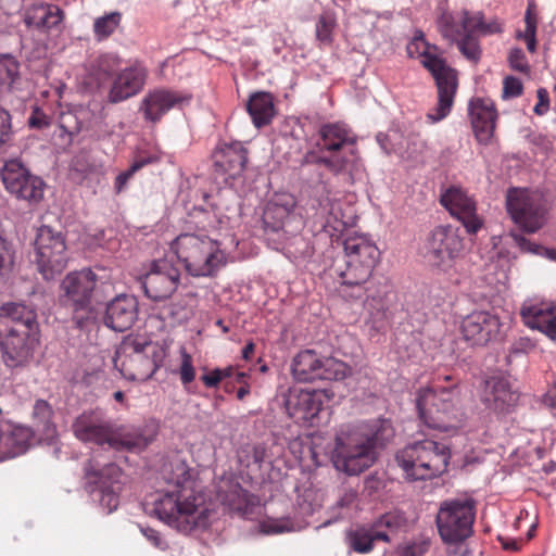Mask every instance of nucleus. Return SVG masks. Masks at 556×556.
I'll return each mask as SVG.
<instances>
[{
    "mask_svg": "<svg viewBox=\"0 0 556 556\" xmlns=\"http://www.w3.org/2000/svg\"><path fill=\"white\" fill-rule=\"evenodd\" d=\"M167 478L169 488L157 492L153 501L155 516L177 531L189 534L208 528L216 511L205 502V495L197 490L190 468L185 462L170 464Z\"/></svg>",
    "mask_w": 556,
    "mask_h": 556,
    "instance_id": "1",
    "label": "nucleus"
},
{
    "mask_svg": "<svg viewBox=\"0 0 556 556\" xmlns=\"http://www.w3.org/2000/svg\"><path fill=\"white\" fill-rule=\"evenodd\" d=\"M394 437V429L388 419L341 429L334 440L331 463L334 469L346 476H358L377 460L376 448L383 446Z\"/></svg>",
    "mask_w": 556,
    "mask_h": 556,
    "instance_id": "2",
    "label": "nucleus"
},
{
    "mask_svg": "<svg viewBox=\"0 0 556 556\" xmlns=\"http://www.w3.org/2000/svg\"><path fill=\"white\" fill-rule=\"evenodd\" d=\"M450 458L451 450L445 443L429 439L407 444L395 455L405 480L410 482L441 476L446 471Z\"/></svg>",
    "mask_w": 556,
    "mask_h": 556,
    "instance_id": "3",
    "label": "nucleus"
},
{
    "mask_svg": "<svg viewBox=\"0 0 556 556\" xmlns=\"http://www.w3.org/2000/svg\"><path fill=\"white\" fill-rule=\"evenodd\" d=\"M409 58L421 56V64L430 72L438 89V103L427 114L433 124L444 119L452 111L458 88L457 72L446 64L445 60L427 52V43L422 34L415 36L406 47Z\"/></svg>",
    "mask_w": 556,
    "mask_h": 556,
    "instance_id": "4",
    "label": "nucleus"
},
{
    "mask_svg": "<svg viewBox=\"0 0 556 556\" xmlns=\"http://www.w3.org/2000/svg\"><path fill=\"white\" fill-rule=\"evenodd\" d=\"M416 407L420 420L427 427L440 431H448L457 427L464 417L459 390L455 384L433 386L419 390Z\"/></svg>",
    "mask_w": 556,
    "mask_h": 556,
    "instance_id": "5",
    "label": "nucleus"
},
{
    "mask_svg": "<svg viewBox=\"0 0 556 556\" xmlns=\"http://www.w3.org/2000/svg\"><path fill=\"white\" fill-rule=\"evenodd\" d=\"M301 217L295 213V200L291 194H277L270 199L262 215V226L267 244L276 251L292 244L305 243L294 232L301 227Z\"/></svg>",
    "mask_w": 556,
    "mask_h": 556,
    "instance_id": "6",
    "label": "nucleus"
},
{
    "mask_svg": "<svg viewBox=\"0 0 556 556\" xmlns=\"http://www.w3.org/2000/svg\"><path fill=\"white\" fill-rule=\"evenodd\" d=\"M98 276L90 268L68 273L61 281L58 304L71 313L75 325L83 329L96 319L92 299Z\"/></svg>",
    "mask_w": 556,
    "mask_h": 556,
    "instance_id": "7",
    "label": "nucleus"
},
{
    "mask_svg": "<svg viewBox=\"0 0 556 556\" xmlns=\"http://www.w3.org/2000/svg\"><path fill=\"white\" fill-rule=\"evenodd\" d=\"M177 260L194 277L214 275L226 263L217 241L207 236L182 233L172 243Z\"/></svg>",
    "mask_w": 556,
    "mask_h": 556,
    "instance_id": "8",
    "label": "nucleus"
},
{
    "mask_svg": "<svg viewBox=\"0 0 556 556\" xmlns=\"http://www.w3.org/2000/svg\"><path fill=\"white\" fill-rule=\"evenodd\" d=\"M164 352L143 338H126L114 357V367L130 381H147L161 367Z\"/></svg>",
    "mask_w": 556,
    "mask_h": 556,
    "instance_id": "9",
    "label": "nucleus"
},
{
    "mask_svg": "<svg viewBox=\"0 0 556 556\" xmlns=\"http://www.w3.org/2000/svg\"><path fill=\"white\" fill-rule=\"evenodd\" d=\"M85 489L98 502L105 514H111L119 505L123 490V472L114 463L102 465L96 457L84 465Z\"/></svg>",
    "mask_w": 556,
    "mask_h": 556,
    "instance_id": "10",
    "label": "nucleus"
},
{
    "mask_svg": "<svg viewBox=\"0 0 556 556\" xmlns=\"http://www.w3.org/2000/svg\"><path fill=\"white\" fill-rule=\"evenodd\" d=\"M476 501L471 497L445 500L435 517L439 535L443 543L458 545L473 533Z\"/></svg>",
    "mask_w": 556,
    "mask_h": 556,
    "instance_id": "11",
    "label": "nucleus"
},
{
    "mask_svg": "<svg viewBox=\"0 0 556 556\" xmlns=\"http://www.w3.org/2000/svg\"><path fill=\"white\" fill-rule=\"evenodd\" d=\"M505 202L513 223L526 233H535L547 222L546 202L538 191L509 188Z\"/></svg>",
    "mask_w": 556,
    "mask_h": 556,
    "instance_id": "12",
    "label": "nucleus"
},
{
    "mask_svg": "<svg viewBox=\"0 0 556 556\" xmlns=\"http://www.w3.org/2000/svg\"><path fill=\"white\" fill-rule=\"evenodd\" d=\"M291 374L295 381L302 383L317 380L342 381L351 376L352 368L336 357L324 356L306 349L293 357Z\"/></svg>",
    "mask_w": 556,
    "mask_h": 556,
    "instance_id": "13",
    "label": "nucleus"
},
{
    "mask_svg": "<svg viewBox=\"0 0 556 556\" xmlns=\"http://www.w3.org/2000/svg\"><path fill=\"white\" fill-rule=\"evenodd\" d=\"M65 237L60 230L42 225L34 242V262L45 280H52L67 265Z\"/></svg>",
    "mask_w": 556,
    "mask_h": 556,
    "instance_id": "14",
    "label": "nucleus"
},
{
    "mask_svg": "<svg viewBox=\"0 0 556 556\" xmlns=\"http://www.w3.org/2000/svg\"><path fill=\"white\" fill-rule=\"evenodd\" d=\"M5 190L15 199L36 205L43 199L46 182L18 159L4 162L0 170Z\"/></svg>",
    "mask_w": 556,
    "mask_h": 556,
    "instance_id": "15",
    "label": "nucleus"
},
{
    "mask_svg": "<svg viewBox=\"0 0 556 556\" xmlns=\"http://www.w3.org/2000/svg\"><path fill=\"white\" fill-rule=\"evenodd\" d=\"M325 395L320 390L289 388L277 395V402L288 416L296 422L315 426L324 406Z\"/></svg>",
    "mask_w": 556,
    "mask_h": 556,
    "instance_id": "16",
    "label": "nucleus"
},
{
    "mask_svg": "<svg viewBox=\"0 0 556 556\" xmlns=\"http://www.w3.org/2000/svg\"><path fill=\"white\" fill-rule=\"evenodd\" d=\"M141 288L147 298L154 302L169 299L177 290L180 271L167 257L154 260L149 270L140 277Z\"/></svg>",
    "mask_w": 556,
    "mask_h": 556,
    "instance_id": "17",
    "label": "nucleus"
},
{
    "mask_svg": "<svg viewBox=\"0 0 556 556\" xmlns=\"http://www.w3.org/2000/svg\"><path fill=\"white\" fill-rule=\"evenodd\" d=\"M355 144L356 136L343 123H329L319 128V139L316 143L319 152L338 154L353 161L350 168L345 172L350 175L357 173L361 167Z\"/></svg>",
    "mask_w": 556,
    "mask_h": 556,
    "instance_id": "18",
    "label": "nucleus"
},
{
    "mask_svg": "<svg viewBox=\"0 0 556 556\" xmlns=\"http://www.w3.org/2000/svg\"><path fill=\"white\" fill-rule=\"evenodd\" d=\"M425 257L432 266L446 270L463 250V239L452 226L435 227L429 235Z\"/></svg>",
    "mask_w": 556,
    "mask_h": 556,
    "instance_id": "19",
    "label": "nucleus"
},
{
    "mask_svg": "<svg viewBox=\"0 0 556 556\" xmlns=\"http://www.w3.org/2000/svg\"><path fill=\"white\" fill-rule=\"evenodd\" d=\"M502 323L494 307L473 309L463 317L460 333L471 346H485L501 337Z\"/></svg>",
    "mask_w": 556,
    "mask_h": 556,
    "instance_id": "20",
    "label": "nucleus"
},
{
    "mask_svg": "<svg viewBox=\"0 0 556 556\" xmlns=\"http://www.w3.org/2000/svg\"><path fill=\"white\" fill-rule=\"evenodd\" d=\"M339 294L348 301H362L364 308L374 323L384 320L388 303L387 290L379 287L375 279L367 281L341 280Z\"/></svg>",
    "mask_w": 556,
    "mask_h": 556,
    "instance_id": "21",
    "label": "nucleus"
},
{
    "mask_svg": "<svg viewBox=\"0 0 556 556\" xmlns=\"http://www.w3.org/2000/svg\"><path fill=\"white\" fill-rule=\"evenodd\" d=\"M40 333L0 329V351L4 365L9 368L26 366L34 357Z\"/></svg>",
    "mask_w": 556,
    "mask_h": 556,
    "instance_id": "22",
    "label": "nucleus"
},
{
    "mask_svg": "<svg viewBox=\"0 0 556 556\" xmlns=\"http://www.w3.org/2000/svg\"><path fill=\"white\" fill-rule=\"evenodd\" d=\"M475 31L477 35H491L502 33V25L497 20L484 22L483 14L477 12L471 14L467 10L452 14L444 12L438 18V27L442 36H451L456 38L459 35V27Z\"/></svg>",
    "mask_w": 556,
    "mask_h": 556,
    "instance_id": "23",
    "label": "nucleus"
},
{
    "mask_svg": "<svg viewBox=\"0 0 556 556\" xmlns=\"http://www.w3.org/2000/svg\"><path fill=\"white\" fill-rule=\"evenodd\" d=\"M114 422L101 412L86 410L78 415L72 424L75 438L85 443L110 445Z\"/></svg>",
    "mask_w": 556,
    "mask_h": 556,
    "instance_id": "24",
    "label": "nucleus"
},
{
    "mask_svg": "<svg viewBox=\"0 0 556 556\" xmlns=\"http://www.w3.org/2000/svg\"><path fill=\"white\" fill-rule=\"evenodd\" d=\"M191 97L166 88H157L149 91L141 100L139 111L147 122L156 124L172 109H180L189 103Z\"/></svg>",
    "mask_w": 556,
    "mask_h": 556,
    "instance_id": "25",
    "label": "nucleus"
},
{
    "mask_svg": "<svg viewBox=\"0 0 556 556\" xmlns=\"http://www.w3.org/2000/svg\"><path fill=\"white\" fill-rule=\"evenodd\" d=\"M139 316V302L134 294L121 293L106 303L103 325L116 332L129 330Z\"/></svg>",
    "mask_w": 556,
    "mask_h": 556,
    "instance_id": "26",
    "label": "nucleus"
},
{
    "mask_svg": "<svg viewBox=\"0 0 556 556\" xmlns=\"http://www.w3.org/2000/svg\"><path fill=\"white\" fill-rule=\"evenodd\" d=\"M441 204L455 216L470 235L477 233L482 220L476 213V203L460 188H448L440 199Z\"/></svg>",
    "mask_w": 556,
    "mask_h": 556,
    "instance_id": "27",
    "label": "nucleus"
},
{
    "mask_svg": "<svg viewBox=\"0 0 556 556\" xmlns=\"http://www.w3.org/2000/svg\"><path fill=\"white\" fill-rule=\"evenodd\" d=\"M525 325L539 330L548 339L556 340V302L528 300L520 308Z\"/></svg>",
    "mask_w": 556,
    "mask_h": 556,
    "instance_id": "28",
    "label": "nucleus"
},
{
    "mask_svg": "<svg viewBox=\"0 0 556 556\" xmlns=\"http://www.w3.org/2000/svg\"><path fill=\"white\" fill-rule=\"evenodd\" d=\"M468 113L477 141L489 144L493 138L497 112L489 99L475 98L469 101Z\"/></svg>",
    "mask_w": 556,
    "mask_h": 556,
    "instance_id": "29",
    "label": "nucleus"
},
{
    "mask_svg": "<svg viewBox=\"0 0 556 556\" xmlns=\"http://www.w3.org/2000/svg\"><path fill=\"white\" fill-rule=\"evenodd\" d=\"M0 329L40 333L36 308L21 302L4 303L0 307Z\"/></svg>",
    "mask_w": 556,
    "mask_h": 556,
    "instance_id": "30",
    "label": "nucleus"
},
{
    "mask_svg": "<svg viewBox=\"0 0 556 556\" xmlns=\"http://www.w3.org/2000/svg\"><path fill=\"white\" fill-rule=\"evenodd\" d=\"M34 438L31 428L3 421L0 424V463L27 452Z\"/></svg>",
    "mask_w": 556,
    "mask_h": 556,
    "instance_id": "31",
    "label": "nucleus"
},
{
    "mask_svg": "<svg viewBox=\"0 0 556 556\" xmlns=\"http://www.w3.org/2000/svg\"><path fill=\"white\" fill-rule=\"evenodd\" d=\"M154 439V431L148 427L116 426L109 447L115 451L138 453L143 451Z\"/></svg>",
    "mask_w": 556,
    "mask_h": 556,
    "instance_id": "32",
    "label": "nucleus"
},
{
    "mask_svg": "<svg viewBox=\"0 0 556 556\" xmlns=\"http://www.w3.org/2000/svg\"><path fill=\"white\" fill-rule=\"evenodd\" d=\"M214 167L217 174L226 175L228 178H236L240 175L248 162V152L241 142L235 141L224 143L213 154Z\"/></svg>",
    "mask_w": 556,
    "mask_h": 556,
    "instance_id": "33",
    "label": "nucleus"
},
{
    "mask_svg": "<svg viewBox=\"0 0 556 556\" xmlns=\"http://www.w3.org/2000/svg\"><path fill=\"white\" fill-rule=\"evenodd\" d=\"M517 400V393L511 391L505 378L494 376L485 380L481 401L488 408L497 413L508 412Z\"/></svg>",
    "mask_w": 556,
    "mask_h": 556,
    "instance_id": "34",
    "label": "nucleus"
},
{
    "mask_svg": "<svg viewBox=\"0 0 556 556\" xmlns=\"http://www.w3.org/2000/svg\"><path fill=\"white\" fill-rule=\"evenodd\" d=\"M146 70L131 66L121 71L113 80L108 99L111 103H118L136 96L146 81Z\"/></svg>",
    "mask_w": 556,
    "mask_h": 556,
    "instance_id": "35",
    "label": "nucleus"
},
{
    "mask_svg": "<svg viewBox=\"0 0 556 556\" xmlns=\"http://www.w3.org/2000/svg\"><path fill=\"white\" fill-rule=\"evenodd\" d=\"M217 495L225 507L242 516L253 514L258 502L257 497L244 490L240 483L232 481L219 486Z\"/></svg>",
    "mask_w": 556,
    "mask_h": 556,
    "instance_id": "36",
    "label": "nucleus"
},
{
    "mask_svg": "<svg viewBox=\"0 0 556 556\" xmlns=\"http://www.w3.org/2000/svg\"><path fill=\"white\" fill-rule=\"evenodd\" d=\"M324 153L319 152V150L307 151L300 162L301 173L304 174L309 166H324L332 174L340 175L345 173L353 163V161L345 156H339L338 154L324 155Z\"/></svg>",
    "mask_w": 556,
    "mask_h": 556,
    "instance_id": "37",
    "label": "nucleus"
},
{
    "mask_svg": "<svg viewBox=\"0 0 556 556\" xmlns=\"http://www.w3.org/2000/svg\"><path fill=\"white\" fill-rule=\"evenodd\" d=\"M376 541L390 542V539L382 532L374 531L370 526L356 527L345 533L349 549L358 554L371 552Z\"/></svg>",
    "mask_w": 556,
    "mask_h": 556,
    "instance_id": "38",
    "label": "nucleus"
},
{
    "mask_svg": "<svg viewBox=\"0 0 556 556\" xmlns=\"http://www.w3.org/2000/svg\"><path fill=\"white\" fill-rule=\"evenodd\" d=\"M344 257L376 266L380 252L374 242L365 237H349L343 242Z\"/></svg>",
    "mask_w": 556,
    "mask_h": 556,
    "instance_id": "39",
    "label": "nucleus"
},
{
    "mask_svg": "<svg viewBox=\"0 0 556 556\" xmlns=\"http://www.w3.org/2000/svg\"><path fill=\"white\" fill-rule=\"evenodd\" d=\"M62 21V11L51 4H34L31 8L26 10L24 14V22L28 27H35L37 29H49Z\"/></svg>",
    "mask_w": 556,
    "mask_h": 556,
    "instance_id": "40",
    "label": "nucleus"
},
{
    "mask_svg": "<svg viewBox=\"0 0 556 556\" xmlns=\"http://www.w3.org/2000/svg\"><path fill=\"white\" fill-rule=\"evenodd\" d=\"M247 110L257 128L269 124L275 115L273 98L268 92H257L251 96Z\"/></svg>",
    "mask_w": 556,
    "mask_h": 556,
    "instance_id": "41",
    "label": "nucleus"
},
{
    "mask_svg": "<svg viewBox=\"0 0 556 556\" xmlns=\"http://www.w3.org/2000/svg\"><path fill=\"white\" fill-rule=\"evenodd\" d=\"M21 80V63L9 53L0 55V97L10 93Z\"/></svg>",
    "mask_w": 556,
    "mask_h": 556,
    "instance_id": "42",
    "label": "nucleus"
},
{
    "mask_svg": "<svg viewBox=\"0 0 556 556\" xmlns=\"http://www.w3.org/2000/svg\"><path fill=\"white\" fill-rule=\"evenodd\" d=\"M459 28V35H457L456 38L451 36L443 37L448 39L451 42H455L460 53L468 61L472 63H478L481 59L482 51L479 45L477 34L475 31H470L469 29H464L462 26Z\"/></svg>",
    "mask_w": 556,
    "mask_h": 556,
    "instance_id": "43",
    "label": "nucleus"
},
{
    "mask_svg": "<svg viewBox=\"0 0 556 556\" xmlns=\"http://www.w3.org/2000/svg\"><path fill=\"white\" fill-rule=\"evenodd\" d=\"M54 412L45 400H37L33 407V419L38 429H41L46 438H52L55 433V425L52 421Z\"/></svg>",
    "mask_w": 556,
    "mask_h": 556,
    "instance_id": "44",
    "label": "nucleus"
},
{
    "mask_svg": "<svg viewBox=\"0 0 556 556\" xmlns=\"http://www.w3.org/2000/svg\"><path fill=\"white\" fill-rule=\"evenodd\" d=\"M344 268L338 269V275L341 280L367 281L371 279V274L375 266L344 257Z\"/></svg>",
    "mask_w": 556,
    "mask_h": 556,
    "instance_id": "45",
    "label": "nucleus"
},
{
    "mask_svg": "<svg viewBox=\"0 0 556 556\" xmlns=\"http://www.w3.org/2000/svg\"><path fill=\"white\" fill-rule=\"evenodd\" d=\"M406 517L400 511H389L381 515L370 527L374 531L384 533L390 540L391 535L406 527Z\"/></svg>",
    "mask_w": 556,
    "mask_h": 556,
    "instance_id": "46",
    "label": "nucleus"
},
{
    "mask_svg": "<svg viewBox=\"0 0 556 556\" xmlns=\"http://www.w3.org/2000/svg\"><path fill=\"white\" fill-rule=\"evenodd\" d=\"M160 161V157L155 154L138 155L128 169L119 173L114 182V188L117 193H121L127 186L131 177L141 168L149 164H154Z\"/></svg>",
    "mask_w": 556,
    "mask_h": 556,
    "instance_id": "47",
    "label": "nucleus"
},
{
    "mask_svg": "<svg viewBox=\"0 0 556 556\" xmlns=\"http://www.w3.org/2000/svg\"><path fill=\"white\" fill-rule=\"evenodd\" d=\"M122 14L119 12H111L94 20L93 33L98 40H102L111 36L119 26Z\"/></svg>",
    "mask_w": 556,
    "mask_h": 556,
    "instance_id": "48",
    "label": "nucleus"
},
{
    "mask_svg": "<svg viewBox=\"0 0 556 556\" xmlns=\"http://www.w3.org/2000/svg\"><path fill=\"white\" fill-rule=\"evenodd\" d=\"M468 296L471 302L479 305H490L493 307L496 302L495 288L491 285H484L482 280H476L470 288Z\"/></svg>",
    "mask_w": 556,
    "mask_h": 556,
    "instance_id": "49",
    "label": "nucleus"
},
{
    "mask_svg": "<svg viewBox=\"0 0 556 556\" xmlns=\"http://www.w3.org/2000/svg\"><path fill=\"white\" fill-rule=\"evenodd\" d=\"M336 25L334 16L329 13H324L318 17L315 34L316 39L321 46H330L332 43Z\"/></svg>",
    "mask_w": 556,
    "mask_h": 556,
    "instance_id": "50",
    "label": "nucleus"
},
{
    "mask_svg": "<svg viewBox=\"0 0 556 556\" xmlns=\"http://www.w3.org/2000/svg\"><path fill=\"white\" fill-rule=\"evenodd\" d=\"M94 68L99 79L110 78L117 73L119 68V59L111 53L100 55L96 61Z\"/></svg>",
    "mask_w": 556,
    "mask_h": 556,
    "instance_id": "51",
    "label": "nucleus"
},
{
    "mask_svg": "<svg viewBox=\"0 0 556 556\" xmlns=\"http://www.w3.org/2000/svg\"><path fill=\"white\" fill-rule=\"evenodd\" d=\"M525 34L523 38L527 42V49L530 52H534L536 49V17L532 12V4L528 5V9L526 11L525 15Z\"/></svg>",
    "mask_w": 556,
    "mask_h": 556,
    "instance_id": "52",
    "label": "nucleus"
},
{
    "mask_svg": "<svg viewBox=\"0 0 556 556\" xmlns=\"http://www.w3.org/2000/svg\"><path fill=\"white\" fill-rule=\"evenodd\" d=\"M14 253L11 243L0 236V276H7L13 267Z\"/></svg>",
    "mask_w": 556,
    "mask_h": 556,
    "instance_id": "53",
    "label": "nucleus"
},
{
    "mask_svg": "<svg viewBox=\"0 0 556 556\" xmlns=\"http://www.w3.org/2000/svg\"><path fill=\"white\" fill-rule=\"evenodd\" d=\"M181 364L179 368V376L181 383L187 387L195 378V368L192 364V357L185 349L181 350Z\"/></svg>",
    "mask_w": 556,
    "mask_h": 556,
    "instance_id": "54",
    "label": "nucleus"
},
{
    "mask_svg": "<svg viewBox=\"0 0 556 556\" xmlns=\"http://www.w3.org/2000/svg\"><path fill=\"white\" fill-rule=\"evenodd\" d=\"M53 117L47 114L39 106L33 108V111L28 117V126L33 129L43 130L51 126Z\"/></svg>",
    "mask_w": 556,
    "mask_h": 556,
    "instance_id": "55",
    "label": "nucleus"
},
{
    "mask_svg": "<svg viewBox=\"0 0 556 556\" xmlns=\"http://www.w3.org/2000/svg\"><path fill=\"white\" fill-rule=\"evenodd\" d=\"M13 131L11 124V115L9 111L0 108V149L10 144L12 141Z\"/></svg>",
    "mask_w": 556,
    "mask_h": 556,
    "instance_id": "56",
    "label": "nucleus"
},
{
    "mask_svg": "<svg viewBox=\"0 0 556 556\" xmlns=\"http://www.w3.org/2000/svg\"><path fill=\"white\" fill-rule=\"evenodd\" d=\"M523 86L519 78L515 76H507L503 81V98L510 99L517 98L522 94Z\"/></svg>",
    "mask_w": 556,
    "mask_h": 556,
    "instance_id": "57",
    "label": "nucleus"
},
{
    "mask_svg": "<svg viewBox=\"0 0 556 556\" xmlns=\"http://www.w3.org/2000/svg\"><path fill=\"white\" fill-rule=\"evenodd\" d=\"M536 348V341L529 337H520L516 339L510 348H509V354L510 355H521V354H528L531 351H533Z\"/></svg>",
    "mask_w": 556,
    "mask_h": 556,
    "instance_id": "58",
    "label": "nucleus"
},
{
    "mask_svg": "<svg viewBox=\"0 0 556 556\" xmlns=\"http://www.w3.org/2000/svg\"><path fill=\"white\" fill-rule=\"evenodd\" d=\"M141 534L156 548L165 551L168 547L167 542L162 538L159 531L148 526L138 525Z\"/></svg>",
    "mask_w": 556,
    "mask_h": 556,
    "instance_id": "59",
    "label": "nucleus"
},
{
    "mask_svg": "<svg viewBox=\"0 0 556 556\" xmlns=\"http://www.w3.org/2000/svg\"><path fill=\"white\" fill-rule=\"evenodd\" d=\"M508 62L513 70L518 72H528L529 65L525 52L520 48H514L508 54Z\"/></svg>",
    "mask_w": 556,
    "mask_h": 556,
    "instance_id": "60",
    "label": "nucleus"
},
{
    "mask_svg": "<svg viewBox=\"0 0 556 556\" xmlns=\"http://www.w3.org/2000/svg\"><path fill=\"white\" fill-rule=\"evenodd\" d=\"M428 547L427 542H412L400 548L399 556H422Z\"/></svg>",
    "mask_w": 556,
    "mask_h": 556,
    "instance_id": "61",
    "label": "nucleus"
},
{
    "mask_svg": "<svg viewBox=\"0 0 556 556\" xmlns=\"http://www.w3.org/2000/svg\"><path fill=\"white\" fill-rule=\"evenodd\" d=\"M538 103L533 108V112L536 115H544L549 109V96L545 88H539L536 90Z\"/></svg>",
    "mask_w": 556,
    "mask_h": 556,
    "instance_id": "62",
    "label": "nucleus"
},
{
    "mask_svg": "<svg viewBox=\"0 0 556 556\" xmlns=\"http://www.w3.org/2000/svg\"><path fill=\"white\" fill-rule=\"evenodd\" d=\"M357 498V491L353 488L344 489L342 494L339 496L336 506L340 508L351 507Z\"/></svg>",
    "mask_w": 556,
    "mask_h": 556,
    "instance_id": "63",
    "label": "nucleus"
},
{
    "mask_svg": "<svg viewBox=\"0 0 556 556\" xmlns=\"http://www.w3.org/2000/svg\"><path fill=\"white\" fill-rule=\"evenodd\" d=\"M220 368H215L208 374L202 375L201 380L207 388H217L222 382Z\"/></svg>",
    "mask_w": 556,
    "mask_h": 556,
    "instance_id": "64",
    "label": "nucleus"
}]
</instances>
